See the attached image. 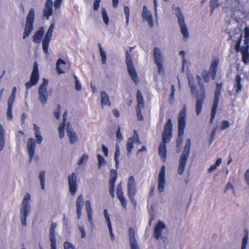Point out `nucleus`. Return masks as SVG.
Instances as JSON below:
<instances>
[{"instance_id":"nucleus-58","label":"nucleus","mask_w":249,"mask_h":249,"mask_svg":"<svg viewBox=\"0 0 249 249\" xmlns=\"http://www.w3.org/2000/svg\"><path fill=\"white\" fill-rule=\"evenodd\" d=\"M36 138V142L38 144H40L42 141L43 138L41 136L40 133L35 134Z\"/></svg>"},{"instance_id":"nucleus-22","label":"nucleus","mask_w":249,"mask_h":249,"mask_svg":"<svg viewBox=\"0 0 249 249\" xmlns=\"http://www.w3.org/2000/svg\"><path fill=\"white\" fill-rule=\"evenodd\" d=\"M53 14V0H46L45 3V7L43 10V15L47 19H49V18Z\"/></svg>"},{"instance_id":"nucleus-27","label":"nucleus","mask_w":249,"mask_h":249,"mask_svg":"<svg viewBox=\"0 0 249 249\" xmlns=\"http://www.w3.org/2000/svg\"><path fill=\"white\" fill-rule=\"evenodd\" d=\"M69 125L70 124L68 123L66 127V131L70 143L71 144H73L78 141V138L76 133L72 131V128L71 127L69 126Z\"/></svg>"},{"instance_id":"nucleus-15","label":"nucleus","mask_w":249,"mask_h":249,"mask_svg":"<svg viewBox=\"0 0 249 249\" xmlns=\"http://www.w3.org/2000/svg\"><path fill=\"white\" fill-rule=\"evenodd\" d=\"M110 178L109 180V191L112 197H115V184L117 177V171L111 169L110 171Z\"/></svg>"},{"instance_id":"nucleus-52","label":"nucleus","mask_w":249,"mask_h":249,"mask_svg":"<svg viewBox=\"0 0 249 249\" xmlns=\"http://www.w3.org/2000/svg\"><path fill=\"white\" fill-rule=\"evenodd\" d=\"M202 76L204 81L205 82L208 83L210 81V77L211 76L210 71L206 72L205 73L203 74Z\"/></svg>"},{"instance_id":"nucleus-5","label":"nucleus","mask_w":249,"mask_h":249,"mask_svg":"<svg viewBox=\"0 0 249 249\" xmlns=\"http://www.w3.org/2000/svg\"><path fill=\"white\" fill-rule=\"evenodd\" d=\"M31 200V196L29 193L25 195L21 204L20 209L21 221L23 226L26 225V218L30 211V205L29 204Z\"/></svg>"},{"instance_id":"nucleus-54","label":"nucleus","mask_w":249,"mask_h":249,"mask_svg":"<svg viewBox=\"0 0 249 249\" xmlns=\"http://www.w3.org/2000/svg\"><path fill=\"white\" fill-rule=\"evenodd\" d=\"M97 157L98 161V166L99 167H101L103 164H105V160L104 158L99 154L97 155Z\"/></svg>"},{"instance_id":"nucleus-63","label":"nucleus","mask_w":249,"mask_h":249,"mask_svg":"<svg viewBox=\"0 0 249 249\" xmlns=\"http://www.w3.org/2000/svg\"><path fill=\"white\" fill-rule=\"evenodd\" d=\"M245 38H249V27H246L244 29Z\"/></svg>"},{"instance_id":"nucleus-53","label":"nucleus","mask_w":249,"mask_h":249,"mask_svg":"<svg viewBox=\"0 0 249 249\" xmlns=\"http://www.w3.org/2000/svg\"><path fill=\"white\" fill-rule=\"evenodd\" d=\"M142 108H136L137 117L140 121H142L143 120V117L142 112Z\"/></svg>"},{"instance_id":"nucleus-3","label":"nucleus","mask_w":249,"mask_h":249,"mask_svg":"<svg viewBox=\"0 0 249 249\" xmlns=\"http://www.w3.org/2000/svg\"><path fill=\"white\" fill-rule=\"evenodd\" d=\"M186 123V108L182 109L178 116V135L176 141L177 152L179 153L182 149L183 136Z\"/></svg>"},{"instance_id":"nucleus-51","label":"nucleus","mask_w":249,"mask_h":249,"mask_svg":"<svg viewBox=\"0 0 249 249\" xmlns=\"http://www.w3.org/2000/svg\"><path fill=\"white\" fill-rule=\"evenodd\" d=\"M88 159V156L86 154H84L82 155V156L78 160L77 164L80 165L83 163L84 160H87Z\"/></svg>"},{"instance_id":"nucleus-35","label":"nucleus","mask_w":249,"mask_h":249,"mask_svg":"<svg viewBox=\"0 0 249 249\" xmlns=\"http://www.w3.org/2000/svg\"><path fill=\"white\" fill-rule=\"evenodd\" d=\"M65 61L61 58H59L56 64V70L57 72L59 74H63L65 73V71L62 70V69L60 67V65H65Z\"/></svg>"},{"instance_id":"nucleus-16","label":"nucleus","mask_w":249,"mask_h":249,"mask_svg":"<svg viewBox=\"0 0 249 249\" xmlns=\"http://www.w3.org/2000/svg\"><path fill=\"white\" fill-rule=\"evenodd\" d=\"M165 186V166L162 165L158 177V190L159 192H163Z\"/></svg>"},{"instance_id":"nucleus-61","label":"nucleus","mask_w":249,"mask_h":249,"mask_svg":"<svg viewBox=\"0 0 249 249\" xmlns=\"http://www.w3.org/2000/svg\"><path fill=\"white\" fill-rule=\"evenodd\" d=\"M62 0H55L54 2V7L55 9L59 8L61 6Z\"/></svg>"},{"instance_id":"nucleus-21","label":"nucleus","mask_w":249,"mask_h":249,"mask_svg":"<svg viewBox=\"0 0 249 249\" xmlns=\"http://www.w3.org/2000/svg\"><path fill=\"white\" fill-rule=\"evenodd\" d=\"M128 235L131 249H140L135 236L134 229L133 228L129 229Z\"/></svg>"},{"instance_id":"nucleus-57","label":"nucleus","mask_w":249,"mask_h":249,"mask_svg":"<svg viewBox=\"0 0 249 249\" xmlns=\"http://www.w3.org/2000/svg\"><path fill=\"white\" fill-rule=\"evenodd\" d=\"M101 0H94L93 2V8L94 11H97L100 6Z\"/></svg>"},{"instance_id":"nucleus-39","label":"nucleus","mask_w":249,"mask_h":249,"mask_svg":"<svg viewBox=\"0 0 249 249\" xmlns=\"http://www.w3.org/2000/svg\"><path fill=\"white\" fill-rule=\"evenodd\" d=\"M120 152L119 146V145L118 144H117L116 145V151L115 153L114 158V160L115 162V164H116V167H117V166H118V165L119 164V157H120Z\"/></svg>"},{"instance_id":"nucleus-34","label":"nucleus","mask_w":249,"mask_h":249,"mask_svg":"<svg viewBox=\"0 0 249 249\" xmlns=\"http://www.w3.org/2000/svg\"><path fill=\"white\" fill-rule=\"evenodd\" d=\"M5 143L4 131L2 125L0 123V151H2Z\"/></svg>"},{"instance_id":"nucleus-31","label":"nucleus","mask_w":249,"mask_h":249,"mask_svg":"<svg viewBox=\"0 0 249 249\" xmlns=\"http://www.w3.org/2000/svg\"><path fill=\"white\" fill-rule=\"evenodd\" d=\"M137 106L136 108H143L144 105V101L142 94L141 91L138 89L137 92Z\"/></svg>"},{"instance_id":"nucleus-43","label":"nucleus","mask_w":249,"mask_h":249,"mask_svg":"<svg viewBox=\"0 0 249 249\" xmlns=\"http://www.w3.org/2000/svg\"><path fill=\"white\" fill-rule=\"evenodd\" d=\"M124 13L125 17V24L128 26L129 19L130 10L128 6H125L124 7Z\"/></svg>"},{"instance_id":"nucleus-41","label":"nucleus","mask_w":249,"mask_h":249,"mask_svg":"<svg viewBox=\"0 0 249 249\" xmlns=\"http://www.w3.org/2000/svg\"><path fill=\"white\" fill-rule=\"evenodd\" d=\"M245 234L242 239L241 249H246V246L248 243V230L245 229Z\"/></svg>"},{"instance_id":"nucleus-32","label":"nucleus","mask_w":249,"mask_h":249,"mask_svg":"<svg viewBox=\"0 0 249 249\" xmlns=\"http://www.w3.org/2000/svg\"><path fill=\"white\" fill-rule=\"evenodd\" d=\"M236 84L234 86L236 93H238L242 89V85L241 84V78L239 74H237L235 78Z\"/></svg>"},{"instance_id":"nucleus-45","label":"nucleus","mask_w":249,"mask_h":249,"mask_svg":"<svg viewBox=\"0 0 249 249\" xmlns=\"http://www.w3.org/2000/svg\"><path fill=\"white\" fill-rule=\"evenodd\" d=\"M76 207H82L83 205V196L82 195H80L76 200Z\"/></svg>"},{"instance_id":"nucleus-28","label":"nucleus","mask_w":249,"mask_h":249,"mask_svg":"<svg viewBox=\"0 0 249 249\" xmlns=\"http://www.w3.org/2000/svg\"><path fill=\"white\" fill-rule=\"evenodd\" d=\"M85 208L88 215V219L89 222L91 224H93L92 218V209L91 208L90 202L89 200H87L85 202Z\"/></svg>"},{"instance_id":"nucleus-56","label":"nucleus","mask_w":249,"mask_h":249,"mask_svg":"<svg viewBox=\"0 0 249 249\" xmlns=\"http://www.w3.org/2000/svg\"><path fill=\"white\" fill-rule=\"evenodd\" d=\"M230 126V123L227 120H224L221 123V129L224 130Z\"/></svg>"},{"instance_id":"nucleus-60","label":"nucleus","mask_w":249,"mask_h":249,"mask_svg":"<svg viewBox=\"0 0 249 249\" xmlns=\"http://www.w3.org/2000/svg\"><path fill=\"white\" fill-rule=\"evenodd\" d=\"M75 79V89L79 91L81 89V86L80 85V82L78 80L77 77L76 76H74Z\"/></svg>"},{"instance_id":"nucleus-14","label":"nucleus","mask_w":249,"mask_h":249,"mask_svg":"<svg viewBox=\"0 0 249 249\" xmlns=\"http://www.w3.org/2000/svg\"><path fill=\"white\" fill-rule=\"evenodd\" d=\"M68 184L69 191L71 195L73 196L77 190V178L76 174L72 173L68 176Z\"/></svg>"},{"instance_id":"nucleus-6","label":"nucleus","mask_w":249,"mask_h":249,"mask_svg":"<svg viewBox=\"0 0 249 249\" xmlns=\"http://www.w3.org/2000/svg\"><path fill=\"white\" fill-rule=\"evenodd\" d=\"M125 63L127 66L128 74L134 83L136 85H138V84L139 83L140 80L137 72L134 68L132 62V57L129 53L128 51H125Z\"/></svg>"},{"instance_id":"nucleus-64","label":"nucleus","mask_w":249,"mask_h":249,"mask_svg":"<svg viewBox=\"0 0 249 249\" xmlns=\"http://www.w3.org/2000/svg\"><path fill=\"white\" fill-rule=\"evenodd\" d=\"M245 179L247 184L249 185V169L245 173Z\"/></svg>"},{"instance_id":"nucleus-49","label":"nucleus","mask_w":249,"mask_h":249,"mask_svg":"<svg viewBox=\"0 0 249 249\" xmlns=\"http://www.w3.org/2000/svg\"><path fill=\"white\" fill-rule=\"evenodd\" d=\"M64 249H75L74 246L70 242L66 241L63 244Z\"/></svg>"},{"instance_id":"nucleus-8","label":"nucleus","mask_w":249,"mask_h":249,"mask_svg":"<svg viewBox=\"0 0 249 249\" xmlns=\"http://www.w3.org/2000/svg\"><path fill=\"white\" fill-rule=\"evenodd\" d=\"M35 20V10L33 8L30 9L26 17L23 38L27 37L31 33L34 29V22Z\"/></svg>"},{"instance_id":"nucleus-62","label":"nucleus","mask_w":249,"mask_h":249,"mask_svg":"<svg viewBox=\"0 0 249 249\" xmlns=\"http://www.w3.org/2000/svg\"><path fill=\"white\" fill-rule=\"evenodd\" d=\"M15 97H12L11 96H10V97L8 99V102H7V105H8V107H12L13 106V104L15 101Z\"/></svg>"},{"instance_id":"nucleus-9","label":"nucleus","mask_w":249,"mask_h":249,"mask_svg":"<svg viewBox=\"0 0 249 249\" xmlns=\"http://www.w3.org/2000/svg\"><path fill=\"white\" fill-rule=\"evenodd\" d=\"M177 12L176 16L178 18V23L180 27L181 32L183 35L184 38L187 39L189 37V35L187 27L185 23L184 17L183 15L181 9L179 7L176 8Z\"/></svg>"},{"instance_id":"nucleus-1","label":"nucleus","mask_w":249,"mask_h":249,"mask_svg":"<svg viewBox=\"0 0 249 249\" xmlns=\"http://www.w3.org/2000/svg\"><path fill=\"white\" fill-rule=\"evenodd\" d=\"M189 87L191 89V91L193 95H195L196 98V111L197 115H199L202 111V106L204 104L206 93L205 87L202 83L199 82V91L196 88V86L194 83L189 81Z\"/></svg>"},{"instance_id":"nucleus-20","label":"nucleus","mask_w":249,"mask_h":249,"mask_svg":"<svg viewBox=\"0 0 249 249\" xmlns=\"http://www.w3.org/2000/svg\"><path fill=\"white\" fill-rule=\"evenodd\" d=\"M27 150L29 156V160L31 161L35 155L36 142L34 139L29 138L27 142Z\"/></svg>"},{"instance_id":"nucleus-17","label":"nucleus","mask_w":249,"mask_h":249,"mask_svg":"<svg viewBox=\"0 0 249 249\" xmlns=\"http://www.w3.org/2000/svg\"><path fill=\"white\" fill-rule=\"evenodd\" d=\"M127 191L128 196H136L137 193L136 188V183L134 176H130L127 181Z\"/></svg>"},{"instance_id":"nucleus-4","label":"nucleus","mask_w":249,"mask_h":249,"mask_svg":"<svg viewBox=\"0 0 249 249\" xmlns=\"http://www.w3.org/2000/svg\"><path fill=\"white\" fill-rule=\"evenodd\" d=\"M191 145V140L188 138L186 140L185 146L179 159L178 172L180 175H182L185 170L186 163L190 155Z\"/></svg>"},{"instance_id":"nucleus-26","label":"nucleus","mask_w":249,"mask_h":249,"mask_svg":"<svg viewBox=\"0 0 249 249\" xmlns=\"http://www.w3.org/2000/svg\"><path fill=\"white\" fill-rule=\"evenodd\" d=\"M45 30L43 27H40L39 29L36 31L33 36V41L35 43H39L44 35Z\"/></svg>"},{"instance_id":"nucleus-30","label":"nucleus","mask_w":249,"mask_h":249,"mask_svg":"<svg viewBox=\"0 0 249 249\" xmlns=\"http://www.w3.org/2000/svg\"><path fill=\"white\" fill-rule=\"evenodd\" d=\"M101 105L102 107L105 106H111L109 98L107 94L105 91L101 92Z\"/></svg>"},{"instance_id":"nucleus-46","label":"nucleus","mask_w":249,"mask_h":249,"mask_svg":"<svg viewBox=\"0 0 249 249\" xmlns=\"http://www.w3.org/2000/svg\"><path fill=\"white\" fill-rule=\"evenodd\" d=\"M61 106L59 104L57 105L56 108L53 112V115L56 119H58L60 115Z\"/></svg>"},{"instance_id":"nucleus-42","label":"nucleus","mask_w":249,"mask_h":249,"mask_svg":"<svg viewBox=\"0 0 249 249\" xmlns=\"http://www.w3.org/2000/svg\"><path fill=\"white\" fill-rule=\"evenodd\" d=\"M45 171H41L39 174V178L40 181L41 189L44 190L45 187Z\"/></svg>"},{"instance_id":"nucleus-11","label":"nucleus","mask_w":249,"mask_h":249,"mask_svg":"<svg viewBox=\"0 0 249 249\" xmlns=\"http://www.w3.org/2000/svg\"><path fill=\"white\" fill-rule=\"evenodd\" d=\"M48 80L44 79L43 83L38 88V99L42 105H45L47 102L48 93L47 91Z\"/></svg>"},{"instance_id":"nucleus-48","label":"nucleus","mask_w":249,"mask_h":249,"mask_svg":"<svg viewBox=\"0 0 249 249\" xmlns=\"http://www.w3.org/2000/svg\"><path fill=\"white\" fill-rule=\"evenodd\" d=\"M216 132V129L215 128H214L211 132L210 137L209 138L210 144H211V143L213 141L214 137L215 136Z\"/></svg>"},{"instance_id":"nucleus-55","label":"nucleus","mask_w":249,"mask_h":249,"mask_svg":"<svg viewBox=\"0 0 249 249\" xmlns=\"http://www.w3.org/2000/svg\"><path fill=\"white\" fill-rule=\"evenodd\" d=\"M135 196H129L128 197L130 199V201L131 202V203L132 204V206L134 208V209H136L137 206V201L135 198Z\"/></svg>"},{"instance_id":"nucleus-18","label":"nucleus","mask_w":249,"mask_h":249,"mask_svg":"<svg viewBox=\"0 0 249 249\" xmlns=\"http://www.w3.org/2000/svg\"><path fill=\"white\" fill-rule=\"evenodd\" d=\"M56 224L52 223L49 230V239L51 242V249H56V241L55 237V229Z\"/></svg>"},{"instance_id":"nucleus-47","label":"nucleus","mask_w":249,"mask_h":249,"mask_svg":"<svg viewBox=\"0 0 249 249\" xmlns=\"http://www.w3.org/2000/svg\"><path fill=\"white\" fill-rule=\"evenodd\" d=\"M242 36H241L237 39L235 44V50L237 52H239L240 51H241V43L242 41Z\"/></svg>"},{"instance_id":"nucleus-38","label":"nucleus","mask_w":249,"mask_h":249,"mask_svg":"<svg viewBox=\"0 0 249 249\" xmlns=\"http://www.w3.org/2000/svg\"><path fill=\"white\" fill-rule=\"evenodd\" d=\"M65 126L66 123L62 122L58 128L59 136L60 139L63 138L64 137Z\"/></svg>"},{"instance_id":"nucleus-50","label":"nucleus","mask_w":249,"mask_h":249,"mask_svg":"<svg viewBox=\"0 0 249 249\" xmlns=\"http://www.w3.org/2000/svg\"><path fill=\"white\" fill-rule=\"evenodd\" d=\"M12 107H8L7 111V118L8 120H11L13 118L12 116Z\"/></svg>"},{"instance_id":"nucleus-40","label":"nucleus","mask_w":249,"mask_h":249,"mask_svg":"<svg viewBox=\"0 0 249 249\" xmlns=\"http://www.w3.org/2000/svg\"><path fill=\"white\" fill-rule=\"evenodd\" d=\"M101 13L104 22L107 25L109 23V18L105 8H102Z\"/></svg>"},{"instance_id":"nucleus-29","label":"nucleus","mask_w":249,"mask_h":249,"mask_svg":"<svg viewBox=\"0 0 249 249\" xmlns=\"http://www.w3.org/2000/svg\"><path fill=\"white\" fill-rule=\"evenodd\" d=\"M104 214L108 226V230L109 231V233L111 236V238L112 240L114 239V235L112 232V229L111 224V221L109 218V215L108 213L107 210V209H105L104 210Z\"/></svg>"},{"instance_id":"nucleus-37","label":"nucleus","mask_w":249,"mask_h":249,"mask_svg":"<svg viewBox=\"0 0 249 249\" xmlns=\"http://www.w3.org/2000/svg\"><path fill=\"white\" fill-rule=\"evenodd\" d=\"M98 46L99 49V52L102 59V63L103 64H105L107 61V55L106 53L103 49L101 45L98 43Z\"/></svg>"},{"instance_id":"nucleus-12","label":"nucleus","mask_w":249,"mask_h":249,"mask_svg":"<svg viewBox=\"0 0 249 249\" xmlns=\"http://www.w3.org/2000/svg\"><path fill=\"white\" fill-rule=\"evenodd\" d=\"M39 77L38 66L36 62H35L30 79L25 84L26 89H28L34 85H35L37 83Z\"/></svg>"},{"instance_id":"nucleus-13","label":"nucleus","mask_w":249,"mask_h":249,"mask_svg":"<svg viewBox=\"0 0 249 249\" xmlns=\"http://www.w3.org/2000/svg\"><path fill=\"white\" fill-rule=\"evenodd\" d=\"M154 57L155 63L156 64L158 69L159 73H161L164 71L162 65L163 56L161 53L160 50L157 47L154 49Z\"/></svg>"},{"instance_id":"nucleus-59","label":"nucleus","mask_w":249,"mask_h":249,"mask_svg":"<svg viewBox=\"0 0 249 249\" xmlns=\"http://www.w3.org/2000/svg\"><path fill=\"white\" fill-rule=\"evenodd\" d=\"M116 138L119 142L121 141L123 139V136L120 131V127L118 128L116 132Z\"/></svg>"},{"instance_id":"nucleus-44","label":"nucleus","mask_w":249,"mask_h":249,"mask_svg":"<svg viewBox=\"0 0 249 249\" xmlns=\"http://www.w3.org/2000/svg\"><path fill=\"white\" fill-rule=\"evenodd\" d=\"M218 0H210V7L211 8V12H212L214 9H215V8H216L218 7L219 4L218 3Z\"/></svg>"},{"instance_id":"nucleus-19","label":"nucleus","mask_w":249,"mask_h":249,"mask_svg":"<svg viewBox=\"0 0 249 249\" xmlns=\"http://www.w3.org/2000/svg\"><path fill=\"white\" fill-rule=\"evenodd\" d=\"M117 197L120 200L121 205L123 208L124 210H126L127 209V201L126 200L124 196V193L122 190V186L121 185V183H120L117 185Z\"/></svg>"},{"instance_id":"nucleus-10","label":"nucleus","mask_w":249,"mask_h":249,"mask_svg":"<svg viewBox=\"0 0 249 249\" xmlns=\"http://www.w3.org/2000/svg\"><path fill=\"white\" fill-rule=\"evenodd\" d=\"M54 28V23H52L45 34L42 40V49L44 53L47 54L49 53V46L53 36V31Z\"/></svg>"},{"instance_id":"nucleus-2","label":"nucleus","mask_w":249,"mask_h":249,"mask_svg":"<svg viewBox=\"0 0 249 249\" xmlns=\"http://www.w3.org/2000/svg\"><path fill=\"white\" fill-rule=\"evenodd\" d=\"M173 125L171 119H169L165 124L162 133V142L158 150L159 156L161 158H165L167 155L166 143L169 142L172 137Z\"/></svg>"},{"instance_id":"nucleus-25","label":"nucleus","mask_w":249,"mask_h":249,"mask_svg":"<svg viewBox=\"0 0 249 249\" xmlns=\"http://www.w3.org/2000/svg\"><path fill=\"white\" fill-rule=\"evenodd\" d=\"M142 17L143 19H145L148 23L149 26L152 27L154 25V21L151 14L148 11L146 6L144 5L143 7L142 12Z\"/></svg>"},{"instance_id":"nucleus-36","label":"nucleus","mask_w":249,"mask_h":249,"mask_svg":"<svg viewBox=\"0 0 249 249\" xmlns=\"http://www.w3.org/2000/svg\"><path fill=\"white\" fill-rule=\"evenodd\" d=\"M135 138H129L128 139L126 143V148L128 154L131 153V151L133 148V143L134 142Z\"/></svg>"},{"instance_id":"nucleus-23","label":"nucleus","mask_w":249,"mask_h":249,"mask_svg":"<svg viewBox=\"0 0 249 249\" xmlns=\"http://www.w3.org/2000/svg\"><path fill=\"white\" fill-rule=\"evenodd\" d=\"M165 228V224L159 221L156 225L154 230V236L155 239L159 240L161 236L162 230Z\"/></svg>"},{"instance_id":"nucleus-33","label":"nucleus","mask_w":249,"mask_h":249,"mask_svg":"<svg viewBox=\"0 0 249 249\" xmlns=\"http://www.w3.org/2000/svg\"><path fill=\"white\" fill-rule=\"evenodd\" d=\"M242 60L245 64H249V51L247 49H241Z\"/></svg>"},{"instance_id":"nucleus-7","label":"nucleus","mask_w":249,"mask_h":249,"mask_svg":"<svg viewBox=\"0 0 249 249\" xmlns=\"http://www.w3.org/2000/svg\"><path fill=\"white\" fill-rule=\"evenodd\" d=\"M222 88V83H221L220 84H216L214 93V97L211 112V118L210 119V123L211 124H212L213 123L215 116V114L217 109L218 104L219 100V96L221 94Z\"/></svg>"},{"instance_id":"nucleus-24","label":"nucleus","mask_w":249,"mask_h":249,"mask_svg":"<svg viewBox=\"0 0 249 249\" xmlns=\"http://www.w3.org/2000/svg\"><path fill=\"white\" fill-rule=\"evenodd\" d=\"M219 62L218 58H215L212 62L209 71L211 73V77L213 80L215 79L217 71L218 65Z\"/></svg>"}]
</instances>
